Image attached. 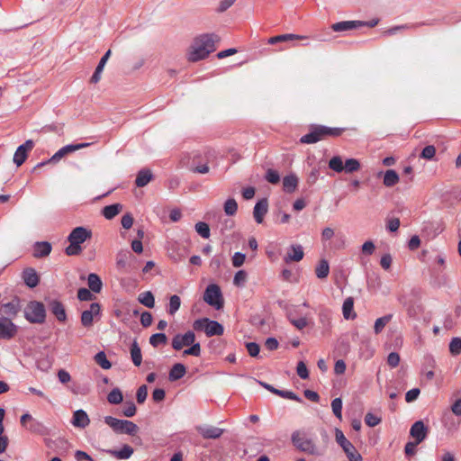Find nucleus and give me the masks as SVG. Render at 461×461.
<instances>
[{"label":"nucleus","instance_id":"1","mask_svg":"<svg viewBox=\"0 0 461 461\" xmlns=\"http://www.w3.org/2000/svg\"><path fill=\"white\" fill-rule=\"evenodd\" d=\"M219 41L220 37L215 33H203L194 37L186 50L187 61L194 63L206 59L215 51Z\"/></svg>","mask_w":461,"mask_h":461},{"label":"nucleus","instance_id":"2","mask_svg":"<svg viewBox=\"0 0 461 461\" xmlns=\"http://www.w3.org/2000/svg\"><path fill=\"white\" fill-rule=\"evenodd\" d=\"M344 131V128L312 125L310 132L301 137L300 142L303 144H314L330 137H339Z\"/></svg>","mask_w":461,"mask_h":461},{"label":"nucleus","instance_id":"3","mask_svg":"<svg viewBox=\"0 0 461 461\" xmlns=\"http://www.w3.org/2000/svg\"><path fill=\"white\" fill-rule=\"evenodd\" d=\"M172 348L175 350H181L184 347H189V348L183 351V357L185 356H201V345L195 342V334L192 330L186 331L185 334H176L172 339Z\"/></svg>","mask_w":461,"mask_h":461},{"label":"nucleus","instance_id":"4","mask_svg":"<svg viewBox=\"0 0 461 461\" xmlns=\"http://www.w3.org/2000/svg\"><path fill=\"white\" fill-rule=\"evenodd\" d=\"M92 236L91 230L85 227L75 228L68 237L69 245L66 248L65 252L68 256H77L82 252L81 244Z\"/></svg>","mask_w":461,"mask_h":461},{"label":"nucleus","instance_id":"5","mask_svg":"<svg viewBox=\"0 0 461 461\" xmlns=\"http://www.w3.org/2000/svg\"><path fill=\"white\" fill-rule=\"evenodd\" d=\"M104 422L115 432L134 436L139 431V427L128 420H119L112 416H105Z\"/></svg>","mask_w":461,"mask_h":461},{"label":"nucleus","instance_id":"6","mask_svg":"<svg viewBox=\"0 0 461 461\" xmlns=\"http://www.w3.org/2000/svg\"><path fill=\"white\" fill-rule=\"evenodd\" d=\"M24 317L31 323H43L46 319L44 304L41 302L31 301L24 308Z\"/></svg>","mask_w":461,"mask_h":461},{"label":"nucleus","instance_id":"7","mask_svg":"<svg viewBox=\"0 0 461 461\" xmlns=\"http://www.w3.org/2000/svg\"><path fill=\"white\" fill-rule=\"evenodd\" d=\"M293 444L301 451L310 455H319V450L312 438L304 433L295 431L292 435Z\"/></svg>","mask_w":461,"mask_h":461},{"label":"nucleus","instance_id":"8","mask_svg":"<svg viewBox=\"0 0 461 461\" xmlns=\"http://www.w3.org/2000/svg\"><path fill=\"white\" fill-rule=\"evenodd\" d=\"M91 145V143L84 142V143H77V144H69L62 147L59 149L50 158H49L46 161L41 162L37 164L35 168L43 167L47 164H56L58 163L61 158H63L65 156L73 153L75 151H77L79 149L87 148Z\"/></svg>","mask_w":461,"mask_h":461},{"label":"nucleus","instance_id":"9","mask_svg":"<svg viewBox=\"0 0 461 461\" xmlns=\"http://www.w3.org/2000/svg\"><path fill=\"white\" fill-rule=\"evenodd\" d=\"M335 437L337 443L342 447L349 461H362L361 455L357 451L354 445L346 438L340 429H336Z\"/></svg>","mask_w":461,"mask_h":461},{"label":"nucleus","instance_id":"10","mask_svg":"<svg viewBox=\"0 0 461 461\" xmlns=\"http://www.w3.org/2000/svg\"><path fill=\"white\" fill-rule=\"evenodd\" d=\"M203 300L217 310L223 306L221 292L217 285H209L204 292Z\"/></svg>","mask_w":461,"mask_h":461},{"label":"nucleus","instance_id":"11","mask_svg":"<svg viewBox=\"0 0 461 461\" xmlns=\"http://www.w3.org/2000/svg\"><path fill=\"white\" fill-rule=\"evenodd\" d=\"M23 304L19 297L14 296L11 301L7 303H2L0 305V316H5L10 320L14 319L20 311L22 310Z\"/></svg>","mask_w":461,"mask_h":461},{"label":"nucleus","instance_id":"12","mask_svg":"<svg viewBox=\"0 0 461 461\" xmlns=\"http://www.w3.org/2000/svg\"><path fill=\"white\" fill-rule=\"evenodd\" d=\"M17 333V326L10 318L0 316V339H10Z\"/></svg>","mask_w":461,"mask_h":461},{"label":"nucleus","instance_id":"13","mask_svg":"<svg viewBox=\"0 0 461 461\" xmlns=\"http://www.w3.org/2000/svg\"><path fill=\"white\" fill-rule=\"evenodd\" d=\"M34 147V143L32 140H26L23 144L20 145L14 155V162L17 167L22 166L28 157V152L31 151Z\"/></svg>","mask_w":461,"mask_h":461},{"label":"nucleus","instance_id":"14","mask_svg":"<svg viewBox=\"0 0 461 461\" xmlns=\"http://www.w3.org/2000/svg\"><path fill=\"white\" fill-rule=\"evenodd\" d=\"M101 306L97 303L90 304V309L86 310L81 314V323L84 327H91L94 318L100 315Z\"/></svg>","mask_w":461,"mask_h":461},{"label":"nucleus","instance_id":"15","mask_svg":"<svg viewBox=\"0 0 461 461\" xmlns=\"http://www.w3.org/2000/svg\"><path fill=\"white\" fill-rule=\"evenodd\" d=\"M196 431L205 439H216L223 434V429L210 425H199L195 427Z\"/></svg>","mask_w":461,"mask_h":461},{"label":"nucleus","instance_id":"16","mask_svg":"<svg viewBox=\"0 0 461 461\" xmlns=\"http://www.w3.org/2000/svg\"><path fill=\"white\" fill-rule=\"evenodd\" d=\"M428 428L422 420L415 421L410 429V435L417 443H421L427 437Z\"/></svg>","mask_w":461,"mask_h":461},{"label":"nucleus","instance_id":"17","mask_svg":"<svg viewBox=\"0 0 461 461\" xmlns=\"http://www.w3.org/2000/svg\"><path fill=\"white\" fill-rule=\"evenodd\" d=\"M304 257L303 248L300 244H293L288 248L287 253L285 257V261L289 262H299Z\"/></svg>","mask_w":461,"mask_h":461},{"label":"nucleus","instance_id":"18","mask_svg":"<svg viewBox=\"0 0 461 461\" xmlns=\"http://www.w3.org/2000/svg\"><path fill=\"white\" fill-rule=\"evenodd\" d=\"M268 210V203L267 199L259 200L253 210V216L255 221L258 223H262L264 221V216L267 214Z\"/></svg>","mask_w":461,"mask_h":461},{"label":"nucleus","instance_id":"19","mask_svg":"<svg viewBox=\"0 0 461 461\" xmlns=\"http://www.w3.org/2000/svg\"><path fill=\"white\" fill-rule=\"evenodd\" d=\"M49 309L53 315L58 319L59 321L64 322L67 320V313L64 305L57 301L53 300L49 303Z\"/></svg>","mask_w":461,"mask_h":461},{"label":"nucleus","instance_id":"20","mask_svg":"<svg viewBox=\"0 0 461 461\" xmlns=\"http://www.w3.org/2000/svg\"><path fill=\"white\" fill-rule=\"evenodd\" d=\"M90 423L87 413L83 410H77L73 414L72 424L76 428L85 429Z\"/></svg>","mask_w":461,"mask_h":461},{"label":"nucleus","instance_id":"21","mask_svg":"<svg viewBox=\"0 0 461 461\" xmlns=\"http://www.w3.org/2000/svg\"><path fill=\"white\" fill-rule=\"evenodd\" d=\"M364 24H365V23L360 22V21H343V22H339V23H333L331 25V29L334 32H343V31H349V30H354V29L359 28V27L363 26Z\"/></svg>","mask_w":461,"mask_h":461},{"label":"nucleus","instance_id":"22","mask_svg":"<svg viewBox=\"0 0 461 461\" xmlns=\"http://www.w3.org/2000/svg\"><path fill=\"white\" fill-rule=\"evenodd\" d=\"M23 279L26 285H28L31 288L37 286L40 282V277L37 272L35 271V269L32 267L23 270Z\"/></svg>","mask_w":461,"mask_h":461},{"label":"nucleus","instance_id":"23","mask_svg":"<svg viewBox=\"0 0 461 461\" xmlns=\"http://www.w3.org/2000/svg\"><path fill=\"white\" fill-rule=\"evenodd\" d=\"M51 244L48 241H39L34 244L33 257L36 258H44L51 252Z\"/></svg>","mask_w":461,"mask_h":461},{"label":"nucleus","instance_id":"24","mask_svg":"<svg viewBox=\"0 0 461 461\" xmlns=\"http://www.w3.org/2000/svg\"><path fill=\"white\" fill-rule=\"evenodd\" d=\"M224 332L223 326L216 321L208 319L205 334L207 337L221 336Z\"/></svg>","mask_w":461,"mask_h":461},{"label":"nucleus","instance_id":"25","mask_svg":"<svg viewBox=\"0 0 461 461\" xmlns=\"http://www.w3.org/2000/svg\"><path fill=\"white\" fill-rule=\"evenodd\" d=\"M122 210V205L121 203H113L111 205L104 206L102 210L103 216L107 220L113 219L117 214H119Z\"/></svg>","mask_w":461,"mask_h":461},{"label":"nucleus","instance_id":"26","mask_svg":"<svg viewBox=\"0 0 461 461\" xmlns=\"http://www.w3.org/2000/svg\"><path fill=\"white\" fill-rule=\"evenodd\" d=\"M152 179V173L149 169H141L139 171L135 179V185L138 187H143L147 185Z\"/></svg>","mask_w":461,"mask_h":461},{"label":"nucleus","instance_id":"27","mask_svg":"<svg viewBox=\"0 0 461 461\" xmlns=\"http://www.w3.org/2000/svg\"><path fill=\"white\" fill-rule=\"evenodd\" d=\"M186 373V368L183 364H175L169 371V380L176 381L182 378Z\"/></svg>","mask_w":461,"mask_h":461},{"label":"nucleus","instance_id":"28","mask_svg":"<svg viewBox=\"0 0 461 461\" xmlns=\"http://www.w3.org/2000/svg\"><path fill=\"white\" fill-rule=\"evenodd\" d=\"M134 450L129 445H124L120 450H110L109 453L117 459H128L130 458Z\"/></svg>","mask_w":461,"mask_h":461},{"label":"nucleus","instance_id":"29","mask_svg":"<svg viewBox=\"0 0 461 461\" xmlns=\"http://www.w3.org/2000/svg\"><path fill=\"white\" fill-rule=\"evenodd\" d=\"M306 38H307L306 36L292 34V33L282 34V35H277V36L269 38L268 43L276 44L277 42H283V41H293V40H303V39H306Z\"/></svg>","mask_w":461,"mask_h":461},{"label":"nucleus","instance_id":"30","mask_svg":"<svg viewBox=\"0 0 461 461\" xmlns=\"http://www.w3.org/2000/svg\"><path fill=\"white\" fill-rule=\"evenodd\" d=\"M354 309V300L352 297H348L342 306L343 316L346 320L354 319L356 317V313L353 311Z\"/></svg>","mask_w":461,"mask_h":461},{"label":"nucleus","instance_id":"31","mask_svg":"<svg viewBox=\"0 0 461 461\" xmlns=\"http://www.w3.org/2000/svg\"><path fill=\"white\" fill-rule=\"evenodd\" d=\"M330 274V266L329 262L326 259H321L319 261L315 267V275L320 279L326 278Z\"/></svg>","mask_w":461,"mask_h":461},{"label":"nucleus","instance_id":"32","mask_svg":"<svg viewBox=\"0 0 461 461\" xmlns=\"http://www.w3.org/2000/svg\"><path fill=\"white\" fill-rule=\"evenodd\" d=\"M87 282L91 291H93L94 293H99L101 291L103 283L98 275L94 273L89 274Z\"/></svg>","mask_w":461,"mask_h":461},{"label":"nucleus","instance_id":"33","mask_svg":"<svg viewBox=\"0 0 461 461\" xmlns=\"http://www.w3.org/2000/svg\"><path fill=\"white\" fill-rule=\"evenodd\" d=\"M298 185V178L294 175L286 176L283 179V186L285 192L293 193Z\"/></svg>","mask_w":461,"mask_h":461},{"label":"nucleus","instance_id":"34","mask_svg":"<svg viewBox=\"0 0 461 461\" xmlns=\"http://www.w3.org/2000/svg\"><path fill=\"white\" fill-rule=\"evenodd\" d=\"M131 357L133 362V364L136 366H140L142 362V355L140 348L139 347L138 343L134 341L131 347Z\"/></svg>","mask_w":461,"mask_h":461},{"label":"nucleus","instance_id":"35","mask_svg":"<svg viewBox=\"0 0 461 461\" xmlns=\"http://www.w3.org/2000/svg\"><path fill=\"white\" fill-rule=\"evenodd\" d=\"M398 182H399V176L394 170L389 169L384 173V185L385 186H387V187L393 186Z\"/></svg>","mask_w":461,"mask_h":461},{"label":"nucleus","instance_id":"36","mask_svg":"<svg viewBox=\"0 0 461 461\" xmlns=\"http://www.w3.org/2000/svg\"><path fill=\"white\" fill-rule=\"evenodd\" d=\"M139 302L148 308H153L155 305V298L151 292L147 291L139 294Z\"/></svg>","mask_w":461,"mask_h":461},{"label":"nucleus","instance_id":"37","mask_svg":"<svg viewBox=\"0 0 461 461\" xmlns=\"http://www.w3.org/2000/svg\"><path fill=\"white\" fill-rule=\"evenodd\" d=\"M393 318L392 314L384 315L381 318L376 319L375 325H374V330L375 334H379L385 325L391 321Z\"/></svg>","mask_w":461,"mask_h":461},{"label":"nucleus","instance_id":"38","mask_svg":"<svg viewBox=\"0 0 461 461\" xmlns=\"http://www.w3.org/2000/svg\"><path fill=\"white\" fill-rule=\"evenodd\" d=\"M329 167L337 173L342 172L344 169L342 158L339 156H334L331 158L329 161Z\"/></svg>","mask_w":461,"mask_h":461},{"label":"nucleus","instance_id":"39","mask_svg":"<svg viewBox=\"0 0 461 461\" xmlns=\"http://www.w3.org/2000/svg\"><path fill=\"white\" fill-rule=\"evenodd\" d=\"M122 400V393L119 388L113 389L107 395V401L112 404H119Z\"/></svg>","mask_w":461,"mask_h":461},{"label":"nucleus","instance_id":"40","mask_svg":"<svg viewBox=\"0 0 461 461\" xmlns=\"http://www.w3.org/2000/svg\"><path fill=\"white\" fill-rule=\"evenodd\" d=\"M360 169V163L356 158H348L344 164V169L346 173H353Z\"/></svg>","mask_w":461,"mask_h":461},{"label":"nucleus","instance_id":"41","mask_svg":"<svg viewBox=\"0 0 461 461\" xmlns=\"http://www.w3.org/2000/svg\"><path fill=\"white\" fill-rule=\"evenodd\" d=\"M27 429L32 433L40 434V435H43L46 432L45 426L41 421H39L35 419L30 423Z\"/></svg>","mask_w":461,"mask_h":461},{"label":"nucleus","instance_id":"42","mask_svg":"<svg viewBox=\"0 0 461 461\" xmlns=\"http://www.w3.org/2000/svg\"><path fill=\"white\" fill-rule=\"evenodd\" d=\"M238 203L234 198H229L224 203V212L227 215L232 216L237 212Z\"/></svg>","mask_w":461,"mask_h":461},{"label":"nucleus","instance_id":"43","mask_svg":"<svg viewBox=\"0 0 461 461\" xmlns=\"http://www.w3.org/2000/svg\"><path fill=\"white\" fill-rule=\"evenodd\" d=\"M95 360L104 369H109L112 366L110 361L106 357L105 353L103 351L98 352L95 356Z\"/></svg>","mask_w":461,"mask_h":461},{"label":"nucleus","instance_id":"44","mask_svg":"<svg viewBox=\"0 0 461 461\" xmlns=\"http://www.w3.org/2000/svg\"><path fill=\"white\" fill-rule=\"evenodd\" d=\"M181 300L178 295H172L169 299V309L168 312L170 315H174L180 308Z\"/></svg>","mask_w":461,"mask_h":461},{"label":"nucleus","instance_id":"45","mask_svg":"<svg viewBox=\"0 0 461 461\" xmlns=\"http://www.w3.org/2000/svg\"><path fill=\"white\" fill-rule=\"evenodd\" d=\"M331 409L334 415L341 420L342 419V400L340 398H335L331 402Z\"/></svg>","mask_w":461,"mask_h":461},{"label":"nucleus","instance_id":"46","mask_svg":"<svg viewBox=\"0 0 461 461\" xmlns=\"http://www.w3.org/2000/svg\"><path fill=\"white\" fill-rule=\"evenodd\" d=\"M196 232L204 239H208L210 237V228L209 225L205 222L199 221L195 224Z\"/></svg>","mask_w":461,"mask_h":461},{"label":"nucleus","instance_id":"47","mask_svg":"<svg viewBox=\"0 0 461 461\" xmlns=\"http://www.w3.org/2000/svg\"><path fill=\"white\" fill-rule=\"evenodd\" d=\"M247 278L248 275L246 271L239 270L234 276L233 284L238 287H241L245 285Z\"/></svg>","mask_w":461,"mask_h":461},{"label":"nucleus","instance_id":"48","mask_svg":"<svg viewBox=\"0 0 461 461\" xmlns=\"http://www.w3.org/2000/svg\"><path fill=\"white\" fill-rule=\"evenodd\" d=\"M288 319L290 322L298 330H302L308 325V321L305 317H301L298 319H295L292 316V314L288 315Z\"/></svg>","mask_w":461,"mask_h":461},{"label":"nucleus","instance_id":"49","mask_svg":"<svg viewBox=\"0 0 461 461\" xmlns=\"http://www.w3.org/2000/svg\"><path fill=\"white\" fill-rule=\"evenodd\" d=\"M449 351L452 355L457 356L461 353V339L453 338L449 343Z\"/></svg>","mask_w":461,"mask_h":461},{"label":"nucleus","instance_id":"50","mask_svg":"<svg viewBox=\"0 0 461 461\" xmlns=\"http://www.w3.org/2000/svg\"><path fill=\"white\" fill-rule=\"evenodd\" d=\"M167 339V338L164 333H156L149 338V343L156 348L160 344H165Z\"/></svg>","mask_w":461,"mask_h":461},{"label":"nucleus","instance_id":"51","mask_svg":"<svg viewBox=\"0 0 461 461\" xmlns=\"http://www.w3.org/2000/svg\"><path fill=\"white\" fill-rule=\"evenodd\" d=\"M435 155L436 148L433 145H428L422 149L420 158L430 160L435 157Z\"/></svg>","mask_w":461,"mask_h":461},{"label":"nucleus","instance_id":"52","mask_svg":"<svg viewBox=\"0 0 461 461\" xmlns=\"http://www.w3.org/2000/svg\"><path fill=\"white\" fill-rule=\"evenodd\" d=\"M273 393L278 395V396H281L283 398H285V399H289V400H294V401H297L299 402L300 399L299 397L293 392L291 391H282V390H273Z\"/></svg>","mask_w":461,"mask_h":461},{"label":"nucleus","instance_id":"53","mask_svg":"<svg viewBox=\"0 0 461 461\" xmlns=\"http://www.w3.org/2000/svg\"><path fill=\"white\" fill-rule=\"evenodd\" d=\"M382 421V419L371 412L366 413L365 422L369 427H375Z\"/></svg>","mask_w":461,"mask_h":461},{"label":"nucleus","instance_id":"54","mask_svg":"<svg viewBox=\"0 0 461 461\" xmlns=\"http://www.w3.org/2000/svg\"><path fill=\"white\" fill-rule=\"evenodd\" d=\"M148 396V388L145 384L140 386L137 390L136 399L138 403H143Z\"/></svg>","mask_w":461,"mask_h":461},{"label":"nucleus","instance_id":"55","mask_svg":"<svg viewBox=\"0 0 461 461\" xmlns=\"http://www.w3.org/2000/svg\"><path fill=\"white\" fill-rule=\"evenodd\" d=\"M266 179L271 184H277L280 181V176L277 171L268 169L266 174Z\"/></svg>","mask_w":461,"mask_h":461},{"label":"nucleus","instance_id":"56","mask_svg":"<svg viewBox=\"0 0 461 461\" xmlns=\"http://www.w3.org/2000/svg\"><path fill=\"white\" fill-rule=\"evenodd\" d=\"M246 259V256L243 253L236 252L232 257V265L234 267H241Z\"/></svg>","mask_w":461,"mask_h":461},{"label":"nucleus","instance_id":"57","mask_svg":"<svg viewBox=\"0 0 461 461\" xmlns=\"http://www.w3.org/2000/svg\"><path fill=\"white\" fill-rule=\"evenodd\" d=\"M247 350L249 356L255 357H258L260 351L259 345L256 342H248L246 344Z\"/></svg>","mask_w":461,"mask_h":461},{"label":"nucleus","instance_id":"58","mask_svg":"<svg viewBox=\"0 0 461 461\" xmlns=\"http://www.w3.org/2000/svg\"><path fill=\"white\" fill-rule=\"evenodd\" d=\"M296 372H297V375L302 379H307L309 377V372H308L307 366L304 364V362H303V361H300L298 363L297 367H296Z\"/></svg>","mask_w":461,"mask_h":461},{"label":"nucleus","instance_id":"59","mask_svg":"<svg viewBox=\"0 0 461 461\" xmlns=\"http://www.w3.org/2000/svg\"><path fill=\"white\" fill-rule=\"evenodd\" d=\"M94 295L90 292V290L86 288H80L77 291V298L80 301H91L93 299Z\"/></svg>","mask_w":461,"mask_h":461},{"label":"nucleus","instance_id":"60","mask_svg":"<svg viewBox=\"0 0 461 461\" xmlns=\"http://www.w3.org/2000/svg\"><path fill=\"white\" fill-rule=\"evenodd\" d=\"M136 406L135 404L132 402H127L123 411H122V413L124 416L130 418V417H133L135 414H136Z\"/></svg>","mask_w":461,"mask_h":461},{"label":"nucleus","instance_id":"61","mask_svg":"<svg viewBox=\"0 0 461 461\" xmlns=\"http://www.w3.org/2000/svg\"><path fill=\"white\" fill-rule=\"evenodd\" d=\"M207 321L208 318H202L194 321L193 323L194 330L197 331L203 330L205 332Z\"/></svg>","mask_w":461,"mask_h":461},{"label":"nucleus","instance_id":"62","mask_svg":"<svg viewBox=\"0 0 461 461\" xmlns=\"http://www.w3.org/2000/svg\"><path fill=\"white\" fill-rule=\"evenodd\" d=\"M400 363V356L396 352H391L387 357V364L391 367H396Z\"/></svg>","mask_w":461,"mask_h":461},{"label":"nucleus","instance_id":"63","mask_svg":"<svg viewBox=\"0 0 461 461\" xmlns=\"http://www.w3.org/2000/svg\"><path fill=\"white\" fill-rule=\"evenodd\" d=\"M133 221L134 220L132 215L131 213H126L122 217L121 223L124 229L129 230L131 228Z\"/></svg>","mask_w":461,"mask_h":461},{"label":"nucleus","instance_id":"64","mask_svg":"<svg viewBox=\"0 0 461 461\" xmlns=\"http://www.w3.org/2000/svg\"><path fill=\"white\" fill-rule=\"evenodd\" d=\"M393 262L392 256L390 254H384L380 259V265L384 270H388L391 267Z\"/></svg>","mask_w":461,"mask_h":461}]
</instances>
